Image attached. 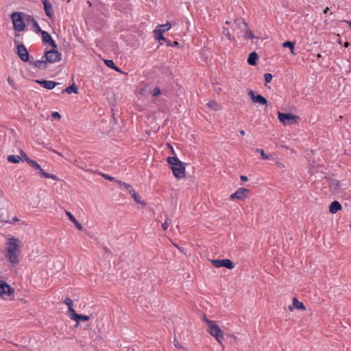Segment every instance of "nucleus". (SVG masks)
<instances>
[{"label": "nucleus", "mask_w": 351, "mask_h": 351, "mask_svg": "<svg viewBox=\"0 0 351 351\" xmlns=\"http://www.w3.org/2000/svg\"><path fill=\"white\" fill-rule=\"evenodd\" d=\"M19 240L14 237L8 239L7 241L8 247L5 249L6 256L9 259L10 263L12 265H16L19 262Z\"/></svg>", "instance_id": "nucleus-1"}, {"label": "nucleus", "mask_w": 351, "mask_h": 351, "mask_svg": "<svg viewBox=\"0 0 351 351\" xmlns=\"http://www.w3.org/2000/svg\"><path fill=\"white\" fill-rule=\"evenodd\" d=\"M167 161L169 164L171 165V169L176 178L181 179L186 176V164L184 162L180 160L176 156H169L167 158Z\"/></svg>", "instance_id": "nucleus-2"}, {"label": "nucleus", "mask_w": 351, "mask_h": 351, "mask_svg": "<svg viewBox=\"0 0 351 351\" xmlns=\"http://www.w3.org/2000/svg\"><path fill=\"white\" fill-rule=\"evenodd\" d=\"M204 320L208 325V332L210 335L215 338L219 344L221 345L224 337L223 333L219 326L215 324L213 321L207 319L205 315H204Z\"/></svg>", "instance_id": "nucleus-3"}, {"label": "nucleus", "mask_w": 351, "mask_h": 351, "mask_svg": "<svg viewBox=\"0 0 351 351\" xmlns=\"http://www.w3.org/2000/svg\"><path fill=\"white\" fill-rule=\"evenodd\" d=\"M10 17L13 23V28L15 31L22 32L25 29V24L23 19V12H13L10 15Z\"/></svg>", "instance_id": "nucleus-4"}, {"label": "nucleus", "mask_w": 351, "mask_h": 351, "mask_svg": "<svg viewBox=\"0 0 351 351\" xmlns=\"http://www.w3.org/2000/svg\"><path fill=\"white\" fill-rule=\"evenodd\" d=\"M52 48L50 50L46 51L44 57L49 63H56L59 62L62 58V54L56 49Z\"/></svg>", "instance_id": "nucleus-5"}, {"label": "nucleus", "mask_w": 351, "mask_h": 351, "mask_svg": "<svg viewBox=\"0 0 351 351\" xmlns=\"http://www.w3.org/2000/svg\"><path fill=\"white\" fill-rule=\"evenodd\" d=\"M28 165L29 166H31L35 171H36L38 173H39L40 175L43 176L44 178H51V179H52L53 180H58V178L56 175L51 174V173H47V172L44 171L43 169L37 163L36 161L33 160H29V161H28Z\"/></svg>", "instance_id": "nucleus-6"}, {"label": "nucleus", "mask_w": 351, "mask_h": 351, "mask_svg": "<svg viewBox=\"0 0 351 351\" xmlns=\"http://www.w3.org/2000/svg\"><path fill=\"white\" fill-rule=\"evenodd\" d=\"M278 117L280 121L283 125H290L293 123H296L298 119V117L290 113H282L280 112H278Z\"/></svg>", "instance_id": "nucleus-7"}, {"label": "nucleus", "mask_w": 351, "mask_h": 351, "mask_svg": "<svg viewBox=\"0 0 351 351\" xmlns=\"http://www.w3.org/2000/svg\"><path fill=\"white\" fill-rule=\"evenodd\" d=\"M14 43L16 45L17 54L19 57L23 62H29V54L25 46L23 43H19V42L16 40H14Z\"/></svg>", "instance_id": "nucleus-8"}, {"label": "nucleus", "mask_w": 351, "mask_h": 351, "mask_svg": "<svg viewBox=\"0 0 351 351\" xmlns=\"http://www.w3.org/2000/svg\"><path fill=\"white\" fill-rule=\"evenodd\" d=\"M210 262L216 268L224 267L227 269H232L234 267V264L230 259H213L211 260Z\"/></svg>", "instance_id": "nucleus-9"}, {"label": "nucleus", "mask_w": 351, "mask_h": 351, "mask_svg": "<svg viewBox=\"0 0 351 351\" xmlns=\"http://www.w3.org/2000/svg\"><path fill=\"white\" fill-rule=\"evenodd\" d=\"M248 96L251 98L252 102L260 104L262 105L267 106L268 101L263 96L261 95H255V92L252 90H249L247 92Z\"/></svg>", "instance_id": "nucleus-10"}, {"label": "nucleus", "mask_w": 351, "mask_h": 351, "mask_svg": "<svg viewBox=\"0 0 351 351\" xmlns=\"http://www.w3.org/2000/svg\"><path fill=\"white\" fill-rule=\"evenodd\" d=\"M36 82L38 84H40L43 88L47 89V90H52L56 86L60 85V84L58 82H56L51 80H36Z\"/></svg>", "instance_id": "nucleus-11"}, {"label": "nucleus", "mask_w": 351, "mask_h": 351, "mask_svg": "<svg viewBox=\"0 0 351 351\" xmlns=\"http://www.w3.org/2000/svg\"><path fill=\"white\" fill-rule=\"evenodd\" d=\"M250 191L249 189L245 188H239L235 193L230 195V199H244L246 197V194Z\"/></svg>", "instance_id": "nucleus-12"}, {"label": "nucleus", "mask_w": 351, "mask_h": 351, "mask_svg": "<svg viewBox=\"0 0 351 351\" xmlns=\"http://www.w3.org/2000/svg\"><path fill=\"white\" fill-rule=\"evenodd\" d=\"M14 293V289L6 282L0 281V295L2 296L4 294L11 295Z\"/></svg>", "instance_id": "nucleus-13"}, {"label": "nucleus", "mask_w": 351, "mask_h": 351, "mask_svg": "<svg viewBox=\"0 0 351 351\" xmlns=\"http://www.w3.org/2000/svg\"><path fill=\"white\" fill-rule=\"evenodd\" d=\"M40 33L42 34V39L43 43H49L52 48H57L56 43L48 32L43 30Z\"/></svg>", "instance_id": "nucleus-14"}, {"label": "nucleus", "mask_w": 351, "mask_h": 351, "mask_svg": "<svg viewBox=\"0 0 351 351\" xmlns=\"http://www.w3.org/2000/svg\"><path fill=\"white\" fill-rule=\"evenodd\" d=\"M295 308L300 310H306V306L304 304L300 302L297 298H293L292 304L289 306V310L290 311H293Z\"/></svg>", "instance_id": "nucleus-15"}, {"label": "nucleus", "mask_w": 351, "mask_h": 351, "mask_svg": "<svg viewBox=\"0 0 351 351\" xmlns=\"http://www.w3.org/2000/svg\"><path fill=\"white\" fill-rule=\"evenodd\" d=\"M44 10L46 15L51 19L53 16V10L52 4L48 0H43Z\"/></svg>", "instance_id": "nucleus-16"}, {"label": "nucleus", "mask_w": 351, "mask_h": 351, "mask_svg": "<svg viewBox=\"0 0 351 351\" xmlns=\"http://www.w3.org/2000/svg\"><path fill=\"white\" fill-rule=\"evenodd\" d=\"M29 64L35 66L36 67L38 68L41 70H45L47 68V61L46 59L45 60H31L29 61Z\"/></svg>", "instance_id": "nucleus-17"}, {"label": "nucleus", "mask_w": 351, "mask_h": 351, "mask_svg": "<svg viewBox=\"0 0 351 351\" xmlns=\"http://www.w3.org/2000/svg\"><path fill=\"white\" fill-rule=\"evenodd\" d=\"M341 209V204L337 201H333L329 206V211L332 214H335L337 213L339 210Z\"/></svg>", "instance_id": "nucleus-18"}, {"label": "nucleus", "mask_w": 351, "mask_h": 351, "mask_svg": "<svg viewBox=\"0 0 351 351\" xmlns=\"http://www.w3.org/2000/svg\"><path fill=\"white\" fill-rule=\"evenodd\" d=\"M258 59V53L255 51L251 52L247 58V63L250 65L255 66L257 64V60Z\"/></svg>", "instance_id": "nucleus-19"}, {"label": "nucleus", "mask_w": 351, "mask_h": 351, "mask_svg": "<svg viewBox=\"0 0 351 351\" xmlns=\"http://www.w3.org/2000/svg\"><path fill=\"white\" fill-rule=\"evenodd\" d=\"M66 215L69 217V219L75 224L76 228L79 230H82V224L77 221V219L75 218V217L69 212L66 211Z\"/></svg>", "instance_id": "nucleus-20"}, {"label": "nucleus", "mask_w": 351, "mask_h": 351, "mask_svg": "<svg viewBox=\"0 0 351 351\" xmlns=\"http://www.w3.org/2000/svg\"><path fill=\"white\" fill-rule=\"evenodd\" d=\"M235 25L241 29L242 32L244 29H246L247 24L245 23V20L242 18H237L234 21Z\"/></svg>", "instance_id": "nucleus-21"}, {"label": "nucleus", "mask_w": 351, "mask_h": 351, "mask_svg": "<svg viewBox=\"0 0 351 351\" xmlns=\"http://www.w3.org/2000/svg\"><path fill=\"white\" fill-rule=\"evenodd\" d=\"M60 93H66L68 94H71V93H73L77 94L78 93V88L75 84H73L72 85L68 86L65 89L61 90Z\"/></svg>", "instance_id": "nucleus-22"}, {"label": "nucleus", "mask_w": 351, "mask_h": 351, "mask_svg": "<svg viewBox=\"0 0 351 351\" xmlns=\"http://www.w3.org/2000/svg\"><path fill=\"white\" fill-rule=\"evenodd\" d=\"M163 33L164 30H161V29L156 28L155 30H154L155 38L158 40H166V38L162 35Z\"/></svg>", "instance_id": "nucleus-23"}, {"label": "nucleus", "mask_w": 351, "mask_h": 351, "mask_svg": "<svg viewBox=\"0 0 351 351\" xmlns=\"http://www.w3.org/2000/svg\"><path fill=\"white\" fill-rule=\"evenodd\" d=\"M131 195H132V197H133V199H134V201L136 202V203L141 204L142 206L146 205V202L141 200V195H139L138 193H136L135 191H132Z\"/></svg>", "instance_id": "nucleus-24"}, {"label": "nucleus", "mask_w": 351, "mask_h": 351, "mask_svg": "<svg viewBox=\"0 0 351 351\" xmlns=\"http://www.w3.org/2000/svg\"><path fill=\"white\" fill-rule=\"evenodd\" d=\"M208 107L215 111H218L221 109V106L217 104L215 101H210L206 104Z\"/></svg>", "instance_id": "nucleus-25"}, {"label": "nucleus", "mask_w": 351, "mask_h": 351, "mask_svg": "<svg viewBox=\"0 0 351 351\" xmlns=\"http://www.w3.org/2000/svg\"><path fill=\"white\" fill-rule=\"evenodd\" d=\"M104 63H105V64L108 67H109L110 69H114L116 71L121 72V69L114 64L113 60H104Z\"/></svg>", "instance_id": "nucleus-26"}, {"label": "nucleus", "mask_w": 351, "mask_h": 351, "mask_svg": "<svg viewBox=\"0 0 351 351\" xmlns=\"http://www.w3.org/2000/svg\"><path fill=\"white\" fill-rule=\"evenodd\" d=\"M282 47H288V49H290L291 51V53L293 54V55H295V53L294 51V43L291 42V41H285L282 43Z\"/></svg>", "instance_id": "nucleus-27"}, {"label": "nucleus", "mask_w": 351, "mask_h": 351, "mask_svg": "<svg viewBox=\"0 0 351 351\" xmlns=\"http://www.w3.org/2000/svg\"><path fill=\"white\" fill-rule=\"evenodd\" d=\"M75 317H76L75 322H77V325L80 322H86L90 319V316L80 314H78L77 315H75Z\"/></svg>", "instance_id": "nucleus-28"}, {"label": "nucleus", "mask_w": 351, "mask_h": 351, "mask_svg": "<svg viewBox=\"0 0 351 351\" xmlns=\"http://www.w3.org/2000/svg\"><path fill=\"white\" fill-rule=\"evenodd\" d=\"M21 160V156L15 155H10L8 157V160L12 163H19Z\"/></svg>", "instance_id": "nucleus-29"}, {"label": "nucleus", "mask_w": 351, "mask_h": 351, "mask_svg": "<svg viewBox=\"0 0 351 351\" xmlns=\"http://www.w3.org/2000/svg\"><path fill=\"white\" fill-rule=\"evenodd\" d=\"M329 186L334 191H337L339 188V182L337 180H331L329 183Z\"/></svg>", "instance_id": "nucleus-30"}, {"label": "nucleus", "mask_w": 351, "mask_h": 351, "mask_svg": "<svg viewBox=\"0 0 351 351\" xmlns=\"http://www.w3.org/2000/svg\"><path fill=\"white\" fill-rule=\"evenodd\" d=\"M242 32H245V37L249 39H252L255 38L254 34L252 32V31L248 27V25L247 26L246 29H244Z\"/></svg>", "instance_id": "nucleus-31"}, {"label": "nucleus", "mask_w": 351, "mask_h": 351, "mask_svg": "<svg viewBox=\"0 0 351 351\" xmlns=\"http://www.w3.org/2000/svg\"><path fill=\"white\" fill-rule=\"evenodd\" d=\"M255 152L257 153H259L263 159H264V160L269 159V156L265 154V152L263 149L256 148V149H255Z\"/></svg>", "instance_id": "nucleus-32"}, {"label": "nucleus", "mask_w": 351, "mask_h": 351, "mask_svg": "<svg viewBox=\"0 0 351 351\" xmlns=\"http://www.w3.org/2000/svg\"><path fill=\"white\" fill-rule=\"evenodd\" d=\"M171 25L169 23H167L164 25H160L157 27V29H161V30H164V32L169 30L171 28Z\"/></svg>", "instance_id": "nucleus-33"}, {"label": "nucleus", "mask_w": 351, "mask_h": 351, "mask_svg": "<svg viewBox=\"0 0 351 351\" xmlns=\"http://www.w3.org/2000/svg\"><path fill=\"white\" fill-rule=\"evenodd\" d=\"M20 152H21V160L25 161L28 164V161L32 160V159H30L23 150H21Z\"/></svg>", "instance_id": "nucleus-34"}, {"label": "nucleus", "mask_w": 351, "mask_h": 351, "mask_svg": "<svg viewBox=\"0 0 351 351\" xmlns=\"http://www.w3.org/2000/svg\"><path fill=\"white\" fill-rule=\"evenodd\" d=\"M32 25H33V28L36 33H40L43 31L40 29V27L36 21H34V22L32 23Z\"/></svg>", "instance_id": "nucleus-35"}, {"label": "nucleus", "mask_w": 351, "mask_h": 351, "mask_svg": "<svg viewBox=\"0 0 351 351\" xmlns=\"http://www.w3.org/2000/svg\"><path fill=\"white\" fill-rule=\"evenodd\" d=\"M120 184H123L124 188L130 193L132 194V191H134V190L132 188L131 185H130L128 183H125V182H119Z\"/></svg>", "instance_id": "nucleus-36"}, {"label": "nucleus", "mask_w": 351, "mask_h": 351, "mask_svg": "<svg viewBox=\"0 0 351 351\" xmlns=\"http://www.w3.org/2000/svg\"><path fill=\"white\" fill-rule=\"evenodd\" d=\"M222 29H223V33L226 36V37H227V38L228 40H233V38H232V36H231V34H230V32H229L228 28L223 27L222 28Z\"/></svg>", "instance_id": "nucleus-37"}, {"label": "nucleus", "mask_w": 351, "mask_h": 351, "mask_svg": "<svg viewBox=\"0 0 351 351\" xmlns=\"http://www.w3.org/2000/svg\"><path fill=\"white\" fill-rule=\"evenodd\" d=\"M69 317H71V319L75 321L76 317H75V315H77L78 314L76 313V312L73 308V307L71 308H71L69 309Z\"/></svg>", "instance_id": "nucleus-38"}, {"label": "nucleus", "mask_w": 351, "mask_h": 351, "mask_svg": "<svg viewBox=\"0 0 351 351\" xmlns=\"http://www.w3.org/2000/svg\"><path fill=\"white\" fill-rule=\"evenodd\" d=\"M170 223H171V220L167 217L165 222L162 224V228L163 230H166L168 228V227L169 226Z\"/></svg>", "instance_id": "nucleus-39"}, {"label": "nucleus", "mask_w": 351, "mask_h": 351, "mask_svg": "<svg viewBox=\"0 0 351 351\" xmlns=\"http://www.w3.org/2000/svg\"><path fill=\"white\" fill-rule=\"evenodd\" d=\"M64 303L68 306V308L69 309L73 307V300H71L70 298H66L64 300Z\"/></svg>", "instance_id": "nucleus-40"}, {"label": "nucleus", "mask_w": 351, "mask_h": 351, "mask_svg": "<svg viewBox=\"0 0 351 351\" xmlns=\"http://www.w3.org/2000/svg\"><path fill=\"white\" fill-rule=\"evenodd\" d=\"M272 75L271 73H265L264 75V78H265V82L266 83H269L271 82V80H272Z\"/></svg>", "instance_id": "nucleus-41"}, {"label": "nucleus", "mask_w": 351, "mask_h": 351, "mask_svg": "<svg viewBox=\"0 0 351 351\" xmlns=\"http://www.w3.org/2000/svg\"><path fill=\"white\" fill-rule=\"evenodd\" d=\"M23 19L26 21H31L32 23H33L34 21H36L32 16L29 14H23Z\"/></svg>", "instance_id": "nucleus-42"}, {"label": "nucleus", "mask_w": 351, "mask_h": 351, "mask_svg": "<svg viewBox=\"0 0 351 351\" xmlns=\"http://www.w3.org/2000/svg\"><path fill=\"white\" fill-rule=\"evenodd\" d=\"M160 93H161L160 89L158 87H156L153 90L152 95L153 97H156V96L159 95L160 94Z\"/></svg>", "instance_id": "nucleus-43"}, {"label": "nucleus", "mask_w": 351, "mask_h": 351, "mask_svg": "<svg viewBox=\"0 0 351 351\" xmlns=\"http://www.w3.org/2000/svg\"><path fill=\"white\" fill-rule=\"evenodd\" d=\"M52 117L54 118V119H60L61 118V115L59 112H54L52 113Z\"/></svg>", "instance_id": "nucleus-44"}, {"label": "nucleus", "mask_w": 351, "mask_h": 351, "mask_svg": "<svg viewBox=\"0 0 351 351\" xmlns=\"http://www.w3.org/2000/svg\"><path fill=\"white\" fill-rule=\"evenodd\" d=\"M102 177L110 181H112L114 179L113 177L106 174H102Z\"/></svg>", "instance_id": "nucleus-45"}, {"label": "nucleus", "mask_w": 351, "mask_h": 351, "mask_svg": "<svg viewBox=\"0 0 351 351\" xmlns=\"http://www.w3.org/2000/svg\"><path fill=\"white\" fill-rule=\"evenodd\" d=\"M174 346L178 348H182V345L180 343V342L176 338L174 339Z\"/></svg>", "instance_id": "nucleus-46"}, {"label": "nucleus", "mask_w": 351, "mask_h": 351, "mask_svg": "<svg viewBox=\"0 0 351 351\" xmlns=\"http://www.w3.org/2000/svg\"><path fill=\"white\" fill-rule=\"evenodd\" d=\"M8 82L13 87L15 88L14 86H15V84L14 82V80L10 77H8Z\"/></svg>", "instance_id": "nucleus-47"}, {"label": "nucleus", "mask_w": 351, "mask_h": 351, "mask_svg": "<svg viewBox=\"0 0 351 351\" xmlns=\"http://www.w3.org/2000/svg\"><path fill=\"white\" fill-rule=\"evenodd\" d=\"M124 4L125 6L123 8V10H125L127 8L130 9L131 4L128 1L125 2Z\"/></svg>", "instance_id": "nucleus-48"}, {"label": "nucleus", "mask_w": 351, "mask_h": 351, "mask_svg": "<svg viewBox=\"0 0 351 351\" xmlns=\"http://www.w3.org/2000/svg\"><path fill=\"white\" fill-rule=\"evenodd\" d=\"M240 179H241L243 182H247V181L248 180L247 177V176H243V175H241V176H240Z\"/></svg>", "instance_id": "nucleus-49"}, {"label": "nucleus", "mask_w": 351, "mask_h": 351, "mask_svg": "<svg viewBox=\"0 0 351 351\" xmlns=\"http://www.w3.org/2000/svg\"><path fill=\"white\" fill-rule=\"evenodd\" d=\"M104 250L106 253H108V254H110L111 252L110 250V249H108L107 247H104Z\"/></svg>", "instance_id": "nucleus-50"}, {"label": "nucleus", "mask_w": 351, "mask_h": 351, "mask_svg": "<svg viewBox=\"0 0 351 351\" xmlns=\"http://www.w3.org/2000/svg\"><path fill=\"white\" fill-rule=\"evenodd\" d=\"M168 46H171L172 44V42L171 40H169L166 38V40H164Z\"/></svg>", "instance_id": "nucleus-51"}, {"label": "nucleus", "mask_w": 351, "mask_h": 351, "mask_svg": "<svg viewBox=\"0 0 351 351\" xmlns=\"http://www.w3.org/2000/svg\"><path fill=\"white\" fill-rule=\"evenodd\" d=\"M168 147L171 150V153L173 154H175V152H174V150H173V148L172 145H171L170 144H168Z\"/></svg>", "instance_id": "nucleus-52"}, {"label": "nucleus", "mask_w": 351, "mask_h": 351, "mask_svg": "<svg viewBox=\"0 0 351 351\" xmlns=\"http://www.w3.org/2000/svg\"><path fill=\"white\" fill-rule=\"evenodd\" d=\"M179 44L177 41H173L171 46H178Z\"/></svg>", "instance_id": "nucleus-53"}, {"label": "nucleus", "mask_w": 351, "mask_h": 351, "mask_svg": "<svg viewBox=\"0 0 351 351\" xmlns=\"http://www.w3.org/2000/svg\"><path fill=\"white\" fill-rule=\"evenodd\" d=\"M240 134H241V135L244 136L245 132L244 130H240Z\"/></svg>", "instance_id": "nucleus-54"}, {"label": "nucleus", "mask_w": 351, "mask_h": 351, "mask_svg": "<svg viewBox=\"0 0 351 351\" xmlns=\"http://www.w3.org/2000/svg\"><path fill=\"white\" fill-rule=\"evenodd\" d=\"M12 221L14 222H16V221H19V219L16 217H14L13 219H12Z\"/></svg>", "instance_id": "nucleus-55"}, {"label": "nucleus", "mask_w": 351, "mask_h": 351, "mask_svg": "<svg viewBox=\"0 0 351 351\" xmlns=\"http://www.w3.org/2000/svg\"><path fill=\"white\" fill-rule=\"evenodd\" d=\"M349 46V43L348 42H346L345 44H344V47H348Z\"/></svg>", "instance_id": "nucleus-56"}, {"label": "nucleus", "mask_w": 351, "mask_h": 351, "mask_svg": "<svg viewBox=\"0 0 351 351\" xmlns=\"http://www.w3.org/2000/svg\"><path fill=\"white\" fill-rule=\"evenodd\" d=\"M173 245L177 247L178 250H181L179 246L176 243H173Z\"/></svg>", "instance_id": "nucleus-57"}, {"label": "nucleus", "mask_w": 351, "mask_h": 351, "mask_svg": "<svg viewBox=\"0 0 351 351\" xmlns=\"http://www.w3.org/2000/svg\"><path fill=\"white\" fill-rule=\"evenodd\" d=\"M328 10H329V8H326L324 10V12L325 14H326V13H327V12L328 11Z\"/></svg>", "instance_id": "nucleus-58"}, {"label": "nucleus", "mask_w": 351, "mask_h": 351, "mask_svg": "<svg viewBox=\"0 0 351 351\" xmlns=\"http://www.w3.org/2000/svg\"><path fill=\"white\" fill-rule=\"evenodd\" d=\"M80 169H82V170L84 171H87L84 167H81V166H78Z\"/></svg>", "instance_id": "nucleus-59"}, {"label": "nucleus", "mask_w": 351, "mask_h": 351, "mask_svg": "<svg viewBox=\"0 0 351 351\" xmlns=\"http://www.w3.org/2000/svg\"><path fill=\"white\" fill-rule=\"evenodd\" d=\"M317 58H321V57H322V55H321L320 53H317Z\"/></svg>", "instance_id": "nucleus-60"}, {"label": "nucleus", "mask_w": 351, "mask_h": 351, "mask_svg": "<svg viewBox=\"0 0 351 351\" xmlns=\"http://www.w3.org/2000/svg\"><path fill=\"white\" fill-rule=\"evenodd\" d=\"M56 154H57L58 155H60V156H62V154L58 152H54Z\"/></svg>", "instance_id": "nucleus-61"}, {"label": "nucleus", "mask_w": 351, "mask_h": 351, "mask_svg": "<svg viewBox=\"0 0 351 351\" xmlns=\"http://www.w3.org/2000/svg\"><path fill=\"white\" fill-rule=\"evenodd\" d=\"M226 23L227 25H229V24H230V21H226Z\"/></svg>", "instance_id": "nucleus-62"}, {"label": "nucleus", "mask_w": 351, "mask_h": 351, "mask_svg": "<svg viewBox=\"0 0 351 351\" xmlns=\"http://www.w3.org/2000/svg\"><path fill=\"white\" fill-rule=\"evenodd\" d=\"M350 228H351V223H350Z\"/></svg>", "instance_id": "nucleus-63"}, {"label": "nucleus", "mask_w": 351, "mask_h": 351, "mask_svg": "<svg viewBox=\"0 0 351 351\" xmlns=\"http://www.w3.org/2000/svg\"><path fill=\"white\" fill-rule=\"evenodd\" d=\"M350 27H351V22H350Z\"/></svg>", "instance_id": "nucleus-64"}]
</instances>
